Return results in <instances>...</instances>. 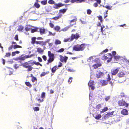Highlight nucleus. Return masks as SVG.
<instances>
[{
    "mask_svg": "<svg viewBox=\"0 0 129 129\" xmlns=\"http://www.w3.org/2000/svg\"><path fill=\"white\" fill-rule=\"evenodd\" d=\"M85 47V44H82L81 45H74L73 47V50L75 51L83 50Z\"/></svg>",
    "mask_w": 129,
    "mask_h": 129,
    "instance_id": "1",
    "label": "nucleus"
},
{
    "mask_svg": "<svg viewBox=\"0 0 129 129\" xmlns=\"http://www.w3.org/2000/svg\"><path fill=\"white\" fill-rule=\"evenodd\" d=\"M48 55L49 57V59L47 60V64L48 65L49 63L53 61L54 59V54L52 53L50 51L48 52Z\"/></svg>",
    "mask_w": 129,
    "mask_h": 129,
    "instance_id": "2",
    "label": "nucleus"
},
{
    "mask_svg": "<svg viewBox=\"0 0 129 129\" xmlns=\"http://www.w3.org/2000/svg\"><path fill=\"white\" fill-rule=\"evenodd\" d=\"M79 35L77 33H76L75 34H72L71 36V38H69L67 39H65L64 40V42H67V41H73L74 39L76 40L77 39L80 37Z\"/></svg>",
    "mask_w": 129,
    "mask_h": 129,
    "instance_id": "3",
    "label": "nucleus"
},
{
    "mask_svg": "<svg viewBox=\"0 0 129 129\" xmlns=\"http://www.w3.org/2000/svg\"><path fill=\"white\" fill-rule=\"evenodd\" d=\"M108 77L107 80H101L100 81V83L102 86H105L107 85L108 83V82L111 80L110 76L109 74L108 75Z\"/></svg>",
    "mask_w": 129,
    "mask_h": 129,
    "instance_id": "4",
    "label": "nucleus"
},
{
    "mask_svg": "<svg viewBox=\"0 0 129 129\" xmlns=\"http://www.w3.org/2000/svg\"><path fill=\"white\" fill-rule=\"evenodd\" d=\"M29 64L28 62H26L22 64V65L25 68H28L27 71L28 72L31 71L32 70L33 68L31 66L29 65Z\"/></svg>",
    "mask_w": 129,
    "mask_h": 129,
    "instance_id": "5",
    "label": "nucleus"
},
{
    "mask_svg": "<svg viewBox=\"0 0 129 129\" xmlns=\"http://www.w3.org/2000/svg\"><path fill=\"white\" fill-rule=\"evenodd\" d=\"M104 75V73L101 72L99 71H97L96 73V77L97 78H101Z\"/></svg>",
    "mask_w": 129,
    "mask_h": 129,
    "instance_id": "6",
    "label": "nucleus"
},
{
    "mask_svg": "<svg viewBox=\"0 0 129 129\" xmlns=\"http://www.w3.org/2000/svg\"><path fill=\"white\" fill-rule=\"evenodd\" d=\"M59 57L60 58V61L62 62H64L65 63H66L68 58L67 56H63L61 55L59 56Z\"/></svg>",
    "mask_w": 129,
    "mask_h": 129,
    "instance_id": "7",
    "label": "nucleus"
},
{
    "mask_svg": "<svg viewBox=\"0 0 129 129\" xmlns=\"http://www.w3.org/2000/svg\"><path fill=\"white\" fill-rule=\"evenodd\" d=\"M94 81L90 80L88 83V85L89 87V89H91L92 90H93L94 89L93 86Z\"/></svg>",
    "mask_w": 129,
    "mask_h": 129,
    "instance_id": "8",
    "label": "nucleus"
},
{
    "mask_svg": "<svg viewBox=\"0 0 129 129\" xmlns=\"http://www.w3.org/2000/svg\"><path fill=\"white\" fill-rule=\"evenodd\" d=\"M119 71V69H113L111 70V73L112 75H115Z\"/></svg>",
    "mask_w": 129,
    "mask_h": 129,
    "instance_id": "9",
    "label": "nucleus"
},
{
    "mask_svg": "<svg viewBox=\"0 0 129 129\" xmlns=\"http://www.w3.org/2000/svg\"><path fill=\"white\" fill-rule=\"evenodd\" d=\"M29 57L27 55H25L24 56H22L19 57L18 58H17L15 59V60H25L26 58H28Z\"/></svg>",
    "mask_w": 129,
    "mask_h": 129,
    "instance_id": "10",
    "label": "nucleus"
},
{
    "mask_svg": "<svg viewBox=\"0 0 129 129\" xmlns=\"http://www.w3.org/2000/svg\"><path fill=\"white\" fill-rule=\"evenodd\" d=\"M46 42H48V41L44 42L43 41H37L36 42V44H39L42 46L45 45Z\"/></svg>",
    "mask_w": 129,
    "mask_h": 129,
    "instance_id": "11",
    "label": "nucleus"
},
{
    "mask_svg": "<svg viewBox=\"0 0 129 129\" xmlns=\"http://www.w3.org/2000/svg\"><path fill=\"white\" fill-rule=\"evenodd\" d=\"M118 104L119 106H125L126 104L125 102L122 100L119 101Z\"/></svg>",
    "mask_w": 129,
    "mask_h": 129,
    "instance_id": "12",
    "label": "nucleus"
},
{
    "mask_svg": "<svg viewBox=\"0 0 129 129\" xmlns=\"http://www.w3.org/2000/svg\"><path fill=\"white\" fill-rule=\"evenodd\" d=\"M64 5V4H62L61 3H59L58 4H56L54 8L56 9H58L60 7L63 6Z\"/></svg>",
    "mask_w": 129,
    "mask_h": 129,
    "instance_id": "13",
    "label": "nucleus"
},
{
    "mask_svg": "<svg viewBox=\"0 0 129 129\" xmlns=\"http://www.w3.org/2000/svg\"><path fill=\"white\" fill-rule=\"evenodd\" d=\"M102 65L101 63H97L93 65L92 67L96 69L98 68V67H100Z\"/></svg>",
    "mask_w": 129,
    "mask_h": 129,
    "instance_id": "14",
    "label": "nucleus"
},
{
    "mask_svg": "<svg viewBox=\"0 0 129 129\" xmlns=\"http://www.w3.org/2000/svg\"><path fill=\"white\" fill-rule=\"evenodd\" d=\"M62 16V14L61 13H59L57 16H56L52 18V19L55 20H56L59 18H60Z\"/></svg>",
    "mask_w": 129,
    "mask_h": 129,
    "instance_id": "15",
    "label": "nucleus"
},
{
    "mask_svg": "<svg viewBox=\"0 0 129 129\" xmlns=\"http://www.w3.org/2000/svg\"><path fill=\"white\" fill-rule=\"evenodd\" d=\"M38 30H39V31H40L41 35H42L45 34V30L44 29L41 28H38Z\"/></svg>",
    "mask_w": 129,
    "mask_h": 129,
    "instance_id": "16",
    "label": "nucleus"
},
{
    "mask_svg": "<svg viewBox=\"0 0 129 129\" xmlns=\"http://www.w3.org/2000/svg\"><path fill=\"white\" fill-rule=\"evenodd\" d=\"M121 113L124 115H126L128 114V111L126 109H123L121 112Z\"/></svg>",
    "mask_w": 129,
    "mask_h": 129,
    "instance_id": "17",
    "label": "nucleus"
},
{
    "mask_svg": "<svg viewBox=\"0 0 129 129\" xmlns=\"http://www.w3.org/2000/svg\"><path fill=\"white\" fill-rule=\"evenodd\" d=\"M94 57V56H91L89 58L87 59V61L90 62H92L93 61V59L94 58H93V57Z\"/></svg>",
    "mask_w": 129,
    "mask_h": 129,
    "instance_id": "18",
    "label": "nucleus"
},
{
    "mask_svg": "<svg viewBox=\"0 0 129 129\" xmlns=\"http://www.w3.org/2000/svg\"><path fill=\"white\" fill-rule=\"evenodd\" d=\"M125 75L124 73L122 72H120L118 74V75L119 77H123Z\"/></svg>",
    "mask_w": 129,
    "mask_h": 129,
    "instance_id": "19",
    "label": "nucleus"
},
{
    "mask_svg": "<svg viewBox=\"0 0 129 129\" xmlns=\"http://www.w3.org/2000/svg\"><path fill=\"white\" fill-rule=\"evenodd\" d=\"M58 69V68L57 66H55L53 67L51 69V71L53 73H54L56 71V70Z\"/></svg>",
    "mask_w": 129,
    "mask_h": 129,
    "instance_id": "20",
    "label": "nucleus"
},
{
    "mask_svg": "<svg viewBox=\"0 0 129 129\" xmlns=\"http://www.w3.org/2000/svg\"><path fill=\"white\" fill-rule=\"evenodd\" d=\"M114 112V111H113L111 112H108L107 113L108 114L109 117H110L113 116Z\"/></svg>",
    "mask_w": 129,
    "mask_h": 129,
    "instance_id": "21",
    "label": "nucleus"
},
{
    "mask_svg": "<svg viewBox=\"0 0 129 129\" xmlns=\"http://www.w3.org/2000/svg\"><path fill=\"white\" fill-rule=\"evenodd\" d=\"M95 119H99L101 117V115L100 114H97L94 116Z\"/></svg>",
    "mask_w": 129,
    "mask_h": 129,
    "instance_id": "22",
    "label": "nucleus"
},
{
    "mask_svg": "<svg viewBox=\"0 0 129 129\" xmlns=\"http://www.w3.org/2000/svg\"><path fill=\"white\" fill-rule=\"evenodd\" d=\"M36 38L35 37H33L31 38V43L33 44H34L35 43H36Z\"/></svg>",
    "mask_w": 129,
    "mask_h": 129,
    "instance_id": "23",
    "label": "nucleus"
},
{
    "mask_svg": "<svg viewBox=\"0 0 129 129\" xmlns=\"http://www.w3.org/2000/svg\"><path fill=\"white\" fill-rule=\"evenodd\" d=\"M55 44H59L61 43V42L58 39H56L55 40Z\"/></svg>",
    "mask_w": 129,
    "mask_h": 129,
    "instance_id": "24",
    "label": "nucleus"
},
{
    "mask_svg": "<svg viewBox=\"0 0 129 129\" xmlns=\"http://www.w3.org/2000/svg\"><path fill=\"white\" fill-rule=\"evenodd\" d=\"M37 51L40 53L43 52V50L42 49L40 48H37Z\"/></svg>",
    "mask_w": 129,
    "mask_h": 129,
    "instance_id": "25",
    "label": "nucleus"
},
{
    "mask_svg": "<svg viewBox=\"0 0 129 129\" xmlns=\"http://www.w3.org/2000/svg\"><path fill=\"white\" fill-rule=\"evenodd\" d=\"M71 2L72 3H73L76 2V3H80V0H71Z\"/></svg>",
    "mask_w": 129,
    "mask_h": 129,
    "instance_id": "26",
    "label": "nucleus"
},
{
    "mask_svg": "<svg viewBox=\"0 0 129 129\" xmlns=\"http://www.w3.org/2000/svg\"><path fill=\"white\" fill-rule=\"evenodd\" d=\"M23 29V27L22 25L20 26L18 28V30L19 31H22Z\"/></svg>",
    "mask_w": 129,
    "mask_h": 129,
    "instance_id": "27",
    "label": "nucleus"
},
{
    "mask_svg": "<svg viewBox=\"0 0 129 129\" xmlns=\"http://www.w3.org/2000/svg\"><path fill=\"white\" fill-rule=\"evenodd\" d=\"M29 27H28V26L27 27H26L25 28V29L26 31H28L30 30H31V29L30 27H31L32 26L31 25H29Z\"/></svg>",
    "mask_w": 129,
    "mask_h": 129,
    "instance_id": "28",
    "label": "nucleus"
},
{
    "mask_svg": "<svg viewBox=\"0 0 129 129\" xmlns=\"http://www.w3.org/2000/svg\"><path fill=\"white\" fill-rule=\"evenodd\" d=\"M102 107V105L101 104H99L97 105L96 107V109L97 110H99Z\"/></svg>",
    "mask_w": 129,
    "mask_h": 129,
    "instance_id": "29",
    "label": "nucleus"
},
{
    "mask_svg": "<svg viewBox=\"0 0 129 129\" xmlns=\"http://www.w3.org/2000/svg\"><path fill=\"white\" fill-rule=\"evenodd\" d=\"M36 31L39 32V30H38V28L35 29H31V33H34V32Z\"/></svg>",
    "mask_w": 129,
    "mask_h": 129,
    "instance_id": "30",
    "label": "nucleus"
},
{
    "mask_svg": "<svg viewBox=\"0 0 129 129\" xmlns=\"http://www.w3.org/2000/svg\"><path fill=\"white\" fill-rule=\"evenodd\" d=\"M25 84L27 86L30 87H31L32 85L29 82H25Z\"/></svg>",
    "mask_w": 129,
    "mask_h": 129,
    "instance_id": "31",
    "label": "nucleus"
},
{
    "mask_svg": "<svg viewBox=\"0 0 129 129\" xmlns=\"http://www.w3.org/2000/svg\"><path fill=\"white\" fill-rule=\"evenodd\" d=\"M108 109V108L107 107H104L103 109H102V110L101 111V113H103V112L106 111Z\"/></svg>",
    "mask_w": 129,
    "mask_h": 129,
    "instance_id": "32",
    "label": "nucleus"
},
{
    "mask_svg": "<svg viewBox=\"0 0 129 129\" xmlns=\"http://www.w3.org/2000/svg\"><path fill=\"white\" fill-rule=\"evenodd\" d=\"M33 63L34 64H35L37 65V66H38V65H40L41 66H42V64H40V63H39L38 62H36V61H34L33 62Z\"/></svg>",
    "mask_w": 129,
    "mask_h": 129,
    "instance_id": "33",
    "label": "nucleus"
},
{
    "mask_svg": "<svg viewBox=\"0 0 129 129\" xmlns=\"http://www.w3.org/2000/svg\"><path fill=\"white\" fill-rule=\"evenodd\" d=\"M90 113L91 114H93L94 113V111H95V110L93 108H90L89 109Z\"/></svg>",
    "mask_w": 129,
    "mask_h": 129,
    "instance_id": "34",
    "label": "nucleus"
},
{
    "mask_svg": "<svg viewBox=\"0 0 129 129\" xmlns=\"http://www.w3.org/2000/svg\"><path fill=\"white\" fill-rule=\"evenodd\" d=\"M14 48L15 49L17 48H22V47L21 46L18 45H14Z\"/></svg>",
    "mask_w": 129,
    "mask_h": 129,
    "instance_id": "35",
    "label": "nucleus"
},
{
    "mask_svg": "<svg viewBox=\"0 0 129 129\" xmlns=\"http://www.w3.org/2000/svg\"><path fill=\"white\" fill-rule=\"evenodd\" d=\"M109 117V115L107 113V114L104 115L103 118H104V119H108Z\"/></svg>",
    "mask_w": 129,
    "mask_h": 129,
    "instance_id": "36",
    "label": "nucleus"
},
{
    "mask_svg": "<svg viewBox=\"0 0 129 129\" xmlns=\"http://www.w3.org/2000/svg\"><path fill=\"white\" fill-rule=\"evenodd\" d=\"M67 9H63L62 10H59V12L60 13H62L63 14L66 11Z\"/></svg>",
    "mask_w": 129,
    "mask_h": 129,
    "instance_id": "37",
    "label": "nucleus"
},
{
    "mask_svg": "<svg viewBox=\"0 0 129 129\" xmlns=\"http://www.w3.org/2000/svg\"><path fill=\"white\" fill-rule=\"evenodd\" d=\"M60 27L58 26H56L54 27V29L57 31H58L60 29Z\"/></svg>",
    "mask_w": 129,
    "mask_h": 129,
    "instance_id": "38",
    "label": "nucleus"
},
{
    "mask_svg": "<svg viewBox=\"0 0 129 129\" xmlns=\"http://www.w3.org/2000/svg\"><path fill=\"white\" fill-rule=\"evenodd\" d=\"M47 0H45L41 1V4L43 5H46L47 3Z\"/></svg>",
    "mask_w": 129,
    "mask_h": 129,
    "instance_id": "39",
    "label": "nucleus"
},
{
    "mask_svg": "<svg viewBox=\"0 0 129 129\" xmlns=\"http://www.w3.org/2000/svg\"><path fill=\"white\" fill-rule=\"evenodd\" d=\"M110 96H106L105 100L106 101H107L110 99Z\"/></svg>",
    "mask_w": 129,
    "mask_h": 129,
    "instance_id": "40",
    "label": "nucleus"
},
{
    "mask_svg": "<svg viewBox=\"0 0 129 129\" xmlns=\"http://www.w3.org/2000/svg\"><path fill=\"white\" fill-rule=\"evenodd\" d=\"M34 5L36 7L38 8H39L40 6V5L37 3H35Z\"/></svg>",
    "mask_w": 129,
    "mask_h": 129,
    "instance_id": "41",
    "label": "nucleus"
},
{
    "mask_svg": "<svg viewBox=\"0 0 129 129\" xmlns=\"http://www.w3.org/2000/svg\"><path fill=\"white\" fill-rule=\"evenodd\" d=\"M114 59L116 60L119 59L121 58L120 56H114Z\"/></svg>",
    "mask_w": 129,
    "mask_h": 129,
    "instance_id": "42",
    "label": "nucleus"
},
{
    "mask_svg": "<svg viewBox=\"0 0 129 129\" xmlns=\"http://www.w3.org/2000/svg\"><path fill=\"white\" fill-rule=\"evenodd\" d=\"M103 7H105L106 8L108 9L109 10H111L112 7V6L110 7L108 5H106L105 6H103Z\"/></svg>",
    "mask_w": 129,
    "mask_h": 129,
    "instance_id": "43",
    "label": "nucleus"
},
{
    "mask_svg": "<svg viewBox=\"0 0 129 129\" xmlns=\"http://www.w3.org/2000/svg\"><path fill=\"white\" fill-rule=\"evenodd\" d=\"M97 17L99 19L100 21L101 22H102L103 21L102 17L101 16H98Z\"/></svg>",
    "mask_w": 129,
    "mask_h": 129,
    "instance_id": "44",
    "label": "nucleus"
},
{
    "mask_svg": "<svg viewBox=\"0 0 129 129\" xmlns=\"http://www.w3.org/2000/svg\"><path fill=\"white\" fill-rule=\"evenodd\" d=\"M48 3L50 4H54L55 2L52 0H49L48 2Z\"/></svg>",
    "mask_w": 129,
    "mask_h": 129,
    "instance_id": "45",
    "label": "nucleus"
},
{
    "mask_svg": "<svg viewBox=\"0 0 129 129\" xmlns=\"http://www.w3.org/2000/svg\"><path fill=\"white\" fill-rule=\"evenodd\" d=\"M13 67L14 69H18L19 67V66H18V64H15L13 65Z\"/></svg>",
    "mask_w": 129,
    "mask_h": 129,
    "instance_id": "46",
    "label": "nucleus"
},
{
    "mask_svg": "<svg viewBox=\"0 0 129 129\" xmlns=\"http://www.w3.org/2000/svg\"><path fill=\"white\" fill-rule=\"evenodd\" d=\"M33 109L35 111H37L39 110V108L38 107H34L33 108Z\"/></svg>",
    "mask_w": 129,
    "mask_h": 129,
    "instance_id": "47",
    "label": "nucleus"
},
{
    "mask_svg": "<svg viewBox=\"0 0 129 129\" xmlns=\"http://www.w3.org/2000/svg\"><path fill=\"white\" fill-rule=\"evenodd\" d=\"M11 55V54L10 52L6 53L5 57H9Z\"/></svg>",
    "mask_w": 129,
    "mask_h": 129,
    "instance_id": "48",
    "label": "nucleus"
},
{
    "mask_svg": "<svg viewBox=\"0 0 129 129\" xmlns=\"http://www.w3.org/2000/svg\"><path fill=\"white\" fill-rule=\"evenodd\" d=\"M73 78L72 77H71L69 78V80H68V82L70 84L72 81Z\"/></svg>",
    "mask_w": 129,
    "mask_h": 129,
    "instance_id": "49",
    "label": "nucleus"
},
{
    "mask_svg": "<svg viewBox=\"0 0 129 129\" xmlns=\"http://www.w3.org/2000/svg\"><path fill=\"white\" fill-rule=\"evenodd\" d=\"M49 73V72H47V73L45 72L42 73L41 75V76L42 77L45 76L47 73Z\"/></svg>",
    "mask_w": 129,
    "mask_h": 129,
    "instance_id": "50",
    "label": "nucleus"
},
{
    "mask_svg": "<svg viewBox=\"0 0 129 129\" xmlns=\"http://www.w3.org/2000/svg\"><path fill=\"white\" fill-rule=\"evenodd\" d=\"M64 51V49L63 48H61L58 50L57 52H63Z\"/></svg>",
    "mask_w": 129,
    "mask_h": 129,
    "instance_id": "51",
    "label": "nucleus"
},
{
    "mask_svg": "<svg viewBox=\"0 0 129 129\" xmlns=\"http://www.w3.org/2000/svg\"><path fill=\"white\" fill-rule=\"evenodd\" d=\"M92 12V11L90 9H88L87 10V13L88 15H90Z\"/></svg>",
    "mask_w": 129,
    "mask_h": 129,
    "instance_id": "52",
    "label": "nucleus"
},
{
    "mask_svg": "<svg viewBox=\"0 0 129 129\" xmlns=\"http://www.w3.org/2000/svg\"><path fill=\"white\" fill-rule=\"evenodd\" d=\"M49 35L54 36L55 35V33H52V32L50 31H49Z\"/></svg>",
    "mask_w": 129,
    "mask_h": 129,
    "instance_id": "53",
    "label": "nucleus"
},
{
    "mask_svg": "<svg viewBox=\"0 0 129 129\" xmlns=\"http://www.w3.org/2000/svg\"><path fill=\"white\" fill-rule=\"evenodd\" d=\"M14 45H12L11 46H10L8 48V50H10L12 49L13 48H14Z\"/></svg>",
    "mask_w": 129,
    "mask_h": 129,
    "instance_id": "54",
    "label": "nucleus"
},
{
    "mask_svg": "<svg viewBox=\"0 0 129 129\" xmlns=\"http://www.w3.org/2000/svg\"><path fill=\"white\" fill-rule=\"evenodd\" d=\"M103 57L102 59L105 60L107 59L108 58V57L106 56L105 55H103Z\"/></svg>",
    "mask_w": 129,
    "mask_h": 129,
    "instance_id": "55",
    "label": "nucleus"
},
{
    "mask_svg": "<svg viewBox=\"0 0 129 129\" xmlns=\"http://www.w3.org/2000/svg\"><path fill=\"white\" fill-rule=\"evenodd\" d=\"M42 97L43 98H44L45 97V93L44 92H43L41 94Z\"/></svg>",
    "mask_w": 129,
    "mask_h": 129,
    "instance_id": "56",
    "label": "nucleus"
},
{
    "mask_svg": "<svg viewBox=\"0 0 129 129\" xmlns=\"http://www.w3.org/2000/svg\"><path fill=\"white\" fill-rule=\"evenodd\" d=\"M37 80V79L36 77H33L32 79V81L33 82H34L35 80Z\"/></svg>",
    "mask_w": 129,
    "mask_h": 129,
    "instance_id": "57",
    "label": "nucleus"
},
{
    "mask_svg": "<svg viewBox=\"0 0 129 129\" xmlns=\"http://www.w3.org/2000/svg\"><path fill=\"white\" fill-rule=\"evenodd\" d=\"M67 70L68 71L70 72H74L75 71L74 70L71 69H67Z\"/></svg>",
    "mask_w": 129,
    "mask_h": 129,
    "instance_id": "58",
    "label": "nucleus"
},
{
    "mask_svg": "<svg viewBox=\"0 0 129 129\" xmlns=\"http://www.w3.org/2000/svg\"><path fill=\"white\" fill-rule=\"evenodd\" d=\"M42 58H43V59L44 60L46 61V60L47 57L46 56L43 55L42 56Z\"/></svg>",
    "mask_w": 129,
    "mask_h": 129,
    "instance_id": "59",
    "label": "nucleus"
},
{
    "mask_svg": "<svg viewBox=\"0 0 129 129\" xmlns=\"http://www.w3.org/2000/svg\"><path fill=\"white\" fill-rule=\"evenodd\" d=\"M98 4L97 3H95L93 4V6L95 7H96L98 6Z\"/></svg>",
    "mask_w": 129,
    "mask_h": 129,
    "instance_id": "60",
    "label": "nucleus"
},
{
    "mask_svg": "<svg viewBox=\"0 0 129 129\" xmlns=\"http://www.w3.org/2000/svg\"><path fill=\"white\" fill-rule=\"evenodd\" d=\"M38 59L39 61L40 62H41L42 61V59L41 58V57H38Z\"/></svg>",
    "mask_w": 129,
    "mask_h": 129,
    "instance_id": "61",
    "label": "nucleus"
},
{
    "mask_svg": "<svg viewBox=\"0 0 129 129\" xmlns=\"http://www.w3.org/2000/svg\"><path fill=\"white\" fill-rule=\"evenodd\" d=\"M94 61L95 62H98L100 60L99 59L96 58L95 59Z\"/></svg>",
    "mask_w": 129,
    "mask_h": 129,
    "instance_id": "62",
    "label": "nucleus"
},
{
    "mask_svg": "<svg viewBox=\"0 0 129 129\" xmlns=\"http://www.w3.org/2000/svg\"><path fill=\"white\" fill-rule=\"evenodd\" d=\"M62 63L61 62H59V64L58 66V67H60L62 66Z\"/></svg>",
    "mask_w": 129,
    "mask_h": 129,
    "instance_id": "63",
    "label": "nucleus"
},
{
    "mask_svg": "<svg viewBox=\"0 0 129 129\" xmlns=\"http://www.w3.org/2000/svg\"><path fill=\"white\" fill-rule=\"evenodd\" d=\"M15 39L17 41H18V36L17 35H16L15 37Z\"/></svg>",
    "mask_w": 129,
    "mask_h": 129,
    "instance_id": "64",
    "label": "nucleus"
}]
</instances>
